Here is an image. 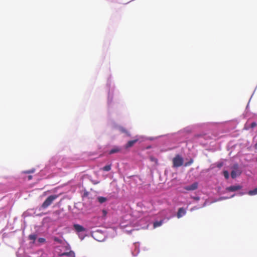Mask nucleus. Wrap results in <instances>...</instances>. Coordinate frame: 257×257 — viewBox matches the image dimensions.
Segmentation results:
<instances>
[{"mask_svg":"<svg viewBox=\"0 0 257 257\" xmlns=\"http://www.w3.org/2000/svg\"><path fill=\"white\" fill-rule=\"evenodd\" d=\"M58 195H52L49 196L41 205L42 208L45 209L49 206L58 197Z\"/></svg>","mask_w":257,"mask_h":257,"instance_id":"obj_1","label":"nucleus"},{"mask_svg":"<svg viewBox=\"0 0 257 257\" xmlns=\"http://www.w3.org/2000/svg\"><path fill=\"white\" fill-rule=\"evenodd\" d=\"M173 167L174 168H178L181 166L183 164V159L179 155H177L172 160Z\"/></svg>","mask_w":257,"mask_h":257,"instance_id":"obj_2","label":"nucleus"},{"mask_svg":"<svg viewBox=\"0 0 257 257\" xmlns=\"http://www.w3.org/2000/svg\"><path fill=\"white\" fill-rule=\"evenodd\" d=\"M241 171L239 168V166L237 164H235L232 166V170L231 172V177L232 178L234 179L237 176L240 175Z\"/></svg>","mask_w":257,"mask_h":257,"instance_id":"obj_3","label":"nucleus"},{"mask_svg":"<svg viewBox=\"0 0 257 257\" xmlns=\"http://www.w3.org/2000/svg\"><path fill=\"white\" fill-rule=\"evenodd\" d=\"M198 187V183L197 182H194L190 185L185 186L184 188L187 191H194L196 190Z\"/></svg>","mask_w":257,"mask_h":257,"instance_id":"obj_4","label":"nucleus"},{"mask_svg":"<svg viewBox=\"0 0 257 257\" xmlns=\"http://www.w3.org/2000/svg\"><path fill=\"white\" fill-rule=\"evenodd\" d=\"M241 188H242L241 186L239 185L231 186L227 187L226 188V190L228 192H234V191L240 190Z\"/></svg>","mask_w":257,"mask_h":257,"instance_id":"obj_5","label":"nucleus"},{"mask_svg":"<svg viewBox=\"0 0 257 257\" xmlns=\"http://www.w3.org/2000/svg\"><path fill=\"white\" fill-rule=\"evenodd\" d=\"M186 210L184 208H183L182 207L179 208L177 214V217L178 218H181V217H182L183 215H184L186 214Z\"/></svg>","mask_w":257,"mask_h":257,"instance_id":"obj_6","label":"nucleus"},{"mask_svg":"<svg viewBox=\"0 0 257 257\" xmlns=\"http://www.w3.org/2000/svg\"><path fill=\"white\" fill-rule=\"evenodd\" d=\"M73 227L78 232L84 231L85 230V228L79 224H74Z\"/></svg>","mask_w":257,"mask_h":257,"instance_id":"obj_7","label":"nucleus"},{"mask_svg":"<svg viewBox=\"0 0 257 257\" xmlns=\"http://www.w3.org/2000/svg\"><path fill=\"white\" fill-rule=\"evenodd\" d=\"M60 256H68L69 257H75V252L72 250H70L69 252H63L61 254H60Z\"/></svg>","mask_w":257,"mask_h":257,"instance_id":"obj_8","label":"nucleus"},{"mask_svg":"<svg viewBox=\"0 0 257 257\" xmlns=\"http://www.w3.org/2000/svg\"><path fill=\"white\" fill-rule=\"evenodd\" d=\"M138 141V139H135V140H132V141H128L127 142V143L125 145V148L127 149L128 148L132 147Z\"/></svg>","mask_w":257,"mask_h":257,"instance_id":"obj_9","label":"nucleus"},{"mask_svg":"<svg viewBox=\"0 0 257 257\" xmlns=\"http://www.w3.org/2000/svg\"><path fill=\"white\" fill-rule=\"evenodd\" d=\"M120 149L118 147H115L113 149H112L109 152V154H112L114 153H118L120 151Z\"/></svg>","mask_w":257,"mask_h":257,"instance_id":"obj_10","label":"nucleus"},{"mask_svg":"<svg viewBox=\"0 0 257 257\" xmlns=\"http://www.w3.org/2000/svg\"><path fill=\"white\" fill-rule=\"evenodd\" d=\"M163 223V221L160 220L159 221H156L154 223L153 226L154 228H156L157 227L160 226Z\"/></svg>","mask_w":257,"mask_h":257,"instance_id":"obj_11","label":"nucleus"},{"mask_svg":"<svg viewBox=\"0 0 257 257\" xmlns=\"http://www.w3.org/2000/svg\"><path fill=\"white\" fill-rule=\"evenodd\" d=\"M248 194L250 196L257 194V188H255L253 190L249 191L248 192Z\"/></svg>","mask_w":257,"mask_h":257,"instance_id":"obj_12","label":"nucleus"},{"mask_svg":"<svg viewBox=\"0 0 257 257\" xmlns=\"http://www.w3.org/2000/svg\"><path fill=\"white\" fill-rule=\"evenodd\" d=\"M102 169V170H103L104 171H109L111 169V165H106L104 167H103Z\"/></svg>","mask_w":257,"mask_h":257,"instance_id":"obj_13","label":"nucleus"},{"mask_svg":"<svg viewBox=\"0 0 257 257\" xmlns=\"http://www.w3.org/2000/svg\"><path fill=\"white\" fill-rule=\"evenodd\" d=\"M98 200L100 203H102L106 201V199L103 197H99L98 198Z\"/></svg>","mask_w":257,"mask_h":257,"instance_id":"obj_14","label":"nucleus"},{"mask_svg":"<svg viewBox=\"0 0 257 257\" xmlns=\"http://www.w3.org/2000/svg\"><path fill=\"white\" fill-rule=\"evenodd\" d=\"M29 238L30 240H35L37 238V235L36 234H30Z\"/></svg>","mask_w":257,"mask_h":257,"instance_id":"obj_15","label":"nucleus"},{"mask_svg":"<svg viewBox=\"0 0 257 257\" xmlns=\"http://www.w3.org/2000/svg\"><path fill=\"white\" fill-rule=\"evenodd\" d=\"M223 174L226 179H228L229 178V173L227 171H224Z\"/></svg>","mask_w":257,"mask_h":257,"instance_id":"obj_16","label":"nucleus"},{"mask_svg":"<svg viewBox=\"0 0 257 257\" xmlns=\"http://www.w3.org/2000/svg\"><path fill=\"white\" fill-rule=\"evenodd\" d=\"M120 131L121 132L125 133L128 136H130V134L124 128L121 127L120 128Z\"/></svg>","mask_w":257,"mask_h":257,"instance_id":"obj_17","label":"nucleus"},{"mask_svg":"<svg viewBox=\"0 0 257 257\" xmlns=\"http://www.w3.org/2000/svg\"><path fill=\"white\" fill-rule=\"evenodd\" d=\"M193 162V159H191L189 162L186 163L185 164V166H190Z\"/></svg>","mask_w":257,"mask_h":257,"instance_id":"obj_18","label":"nucleus"},{"mask_svg":"<svg viewBox=\"0 0 257 257\" xmlns=\"http://www.w3.org/2000/svg\"><path fill=\"white\" fill-rule=\"evenodd\" d=\"M38 241L40 243H44L45 242L46 239L44 238H39Z\"/></svg>","mask_w":257,"mask_h":257,"instance_id":"obj_19","label":"nucleus"},{"mask_svg":"<svg viewBox=\"0 0 257 257\" xmlns=\"http://www.w3.org/2000/svg\"><path fill=\"white\" fill-rule=\"evenodd\" d=\"M256 125L257 124H256V122H252V123H251L250 127V128H252L254 127L255 126H256Z\"/></svg>","mask_w":257,"mask_h":257,"instance_id":"obj_20","label":"nucleus"},{"mask_svg":"<svg viewBox=\"0 0 257 257\" xmlns=\"http://www.w3.org/2000/svg\"><path fill=\"white\" fill-rule=\"evenodd\" d=\"M34 172V170H28V171H26L24 172L25 173H26V174H30V173H32Z\"/></svg>","mask_w":257,"mask_h":257,"instance_id":"obj_21","label":"nucleus"},{"mask_svg":"<svg viewBox=\"0 0 257 257\" xmlns=\"http://www.w3.org/2000/svg\"><path fill=\"white\" fill-rule=\"evenodd\" d=\"M54 240L57 242H59V243L61 242V239H59L58 237H54Z\"/></svg>","mask_w":257,"mask_h":257,"instance_id":"obj_22","label":"nucleus"},{"mask_svg":"<svg viewBox=\"0 0 257 257\" xmlns=\"http://www.w3.org/2000/svg\"><path fill=\"white\" fill-rule=\"evenodd\" d=\"M223 166V164L222 163H218L216 165L217 167L220 168Z\"/></svg>","mask_w":257,"mask_h":257,"instance_id":"obj_23","label":"nucleus"},{"mask_svg":"<svg viewBox=\"0 0 257 257\" xmlns=\"http://www.w3.org/2000/svg\"><path fill=\"white\" fill-rule=\"evenodd\" d=\"M28 178L29 180H30L32 179V176L31 175H30V176H28Z\"/></svg>","mask_w":257,"mask_h":257,"instance_id":"obj_24","label":"nucleus"},{"mask_svg":"<svg viewBox=\"0 0 257 257\" xmlns=\"http://www.w3.org/2000/svg\"><path fill=\"white\" fill-rule=\"evenodd\" d=\"M255 148H257V143H256L255 144Z\"/></svg>","mask_w":257,"mask_h":257,"instance_id":"obj_25","label":"nucleus"},{"mask_svg":"<svg viewBox=\"0 0 257 257\" xmlns=\"http://www.w3.org/2000/svg\"><path fill=\"white\" fill-rule=\"evenodd\" d=\"M256 161H257V158H256Z\"/></svg>","mask_w":257,"mask_h":257,"instance_id":"obj_26","label":"nucleus"}]
</instances>
